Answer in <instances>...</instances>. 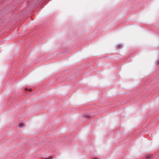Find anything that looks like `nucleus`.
Here are the masks:
<instances>
[{
    "mask_svg": "<svg viewBox=\"0 0 159 159\" xmlns=\"http://www.w3.org/2000/svg\"><path fill=\"white\" fill-rule=\"evenodd\" d=\"M23 124L22 123H20L18 125V126L20 128H21L23 127Z\"/></svg>",
    "mask_w": 159,
    "mask_h": 159,
    "instance_id": "1",
    "label": "nucleus"
},
{
    "mask_svg": "<svg viewBox=\"0 0 159 159\" xmlns=\"http://www.w3.org/2000/svg\"><path fill=\"white\" fill-rule=\"evenodd\" d=\"M151 157V155H147L146 156V158L148 159V158H150Z\"/></svg>",
    "mask_w": 159,
    "mask_h": 159,
    "instance_id": "2",
    "label": "nucleus"
},
{
    "mask_svg": "<svg viewBox=\"0 0 159 159\" xmlns=\"http://www.w3.org/2000/svg\"><path fill=\"white\" fill-rule=\"evenodd\" d=\"M117 47L118 48H120L122 47L120 44H118L117 45Z\"/></svg>",
    "mask_w": 159,
    "mask_h": 159,
    "instance_id": "3",
    "label": "nucleus"
},
{
    "mask_svg": "<svg viewBox=\"0 0 159 159\" xmlns=\"http://www.w3.org/2000/svg\"><path fill=\"white\" fill-rule=\"evenodd\" d=\"M50 158H51L50 157H47V158H43L42 159H50Z\"/></svg>",
    "mask_w": 159,
    "mask_h": 159,
    "instance_id": "4",
    "label": "nucleus"
},
{
    "mask_svg": "<svg viewBox=\"0 0 159 159\" xmlns=\"http://www.w3.org/2000/svg\"><path fill=\"white\" fill-rule=\"evenodd\" d=\"M93 159H97V158H93Z\"/></svg>",
    "mask_w": 159,
    "mask_h": 159,
    "instance_id": "5",
    "label": "nucleus"
},
{
    "mask_svg": "<svg viewBox=\"0 0 159 159\" xmlns=\"http://www.w3.org/2000/svg\"><path fill=\"white\" fill-rule=\"evenodd\" d=\"M31 89H29V91H31Z\"/></svg>",
    "mask_w": 159,
    "mask_h": 159,
    "instance_id": "6",
    "label": "nucleus"
},
{
    "mask_svg": "<svg viewBox=\"0 0 159 159\" xmlns=\"http://www.w3.org/2000/svg\"><path fill=\"white\" fill-rule=\"evenodd\" d=\"M25 89L26 90H28V89Z\"/></svg>",
    "mask_w": 159,
    "mask_h": 159,
    "instance_id": "7",
    "label": "nucleus"
},
{
    "mask_svg": "<svg viewBox=\"0 0 159 159\" xmlns=\"http://www.w3.org/2000/svg\"><path fill=\"white\" fill-rule=\"evenodd\" d=\"M159 64V61H158V64Z\"/></svg>",
    "mask_w": 159,
    "mask_h": 159,
    "instance_id": "8",
    "label": "nucleus"
}]
</instances>
